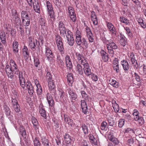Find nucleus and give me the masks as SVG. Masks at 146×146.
Here are the masks:
<instances>
[{
	"mask_svg": "<svg viewBox=\"0 0 146 146\" xmlns=\"http://www.w3.org/2000/svg\"><path fill=\"white\" fill-rule=\"evenodd\" d=\"M10 68L13 71V73L18 75L20 86L23 89H24L26 87L29 95H33L34 91L31 82L29 80H27L26 83L25 78L23 76V72L19 71L17 65L14 61L13 60L10 61Z\"/></svg>",
	"mask_w": 146,
	"mask_h": 146,
	"instance_id": "f257e3e1",
	"label": "nucleus"
},
{
	"mask_svg": "<svg viewBox=\"0 0 146 146\" xmlns=\"http://www.w3.org/2000/svg\"><path fill=\"white\" fill-rule=\"evenodd\" d=\"M58 27L61 35L64 37L66 36L68 43L70 46H72L74 41L71 32L65 28L62 21L59 22Z\"/></svg>",
	"mask_w": 146,
	"mask_h": 146,
	"instance_id": "f03ea898",
	"label": "nucleus"
},
{
	"mask_svg": "<svg viewBox=\"0 0 146 146\" xmlns=\"http://www.w3.org/2000/svg\"><path fill=\"white\" fill-rule=\"evenodd\" d=\"M11 21L12 23L16 25H20L21 21L18 14L17 10L15 9L11 10Z\"/></svg>",
	"mask_w": 146,
	"mask_h": 146,
	"instance_id": "7ed1b4c3",
	"label": "nucleus"
},
{
	"mask_svg": "<svg viewBox=\"0 0 146 146\" xmlns=\"http://www.w3.org/2000/svg\"><path fill=\"white\" fill-rule=\"evenodd\" d=\"M104 42L106 44L107 48L109 53L113 54V49H116L117 48L116 44L111 39L107 40Z\"/></svg>",
	"mask_w": 146,
	"mask_h": 146,
	"instance_id": "20e7f679",
	"label": "nucleus"
},
{
	"mask_svg": "<svg viewBox=\"0 0 146 146\" xmlns=\"http://www.w3.org/2000/svg\"><path fill=\"white\" fill-rule=\"evenodd\" d=\"M44 5L46 7L47 11L50 17L53 18L54 17V12L52 4L49 1H46Z\"/></svg>",
	"mask_w": 146,
	"mask_h": 146,
	"instance_id": "39448f33",
	"label": "nucleus"
},
{
	"mask_svg": "<svg viewBox=\"0 0 146 146\" xmlns=\"http://www.w3.org/2000/svg\"><path fill=\"white\" fill-rule=\"evenodd\" d=\"M55 39L58 48L61 53L62 54L63 52L64 48L62 39L60 36L57 35Z\"/></svg>",
	"mask_w": 146,
	"mask_h": 146,
	"instance_id": "423d86ee",
	"label": "nucleus"
},
{
	"mask_svg": "<svg viewBox=\"0 0 146 146\" xmlns=\"http://www.w3.org/2000/svg\"><path fill=\"white\" fill-rule=\"evenodd\" d=\"M85 31L86 36L90 42H94V39L93 34L90 28L86 26L85 28Z\"/></svg>",
	"mask_w": 146,
	"mask_h": 146,
	"instance_id": "0eeeda50",
	"label": "nucleus"
},
{
	"mask_svg": "<svg viewBox=\"0 0 146 146\" xmlns=\"http://www.w3.org/2000/svg\"><path fill=\"white\" fill-rule=\"evenodd\" d=\"M68 9L69 17L72 22H75L76 20V17L73 8L72 7L69 6Z\"/></svg>",
	"mask_w": 146,
	"mask_h": 146,
	"instance_id": "6e6552de",
	"label": "nucleus"
},
{
	"mask_svg": "<svg viewBox=\"0 0 146 146\" xmlns=\"http://www.w3.org/2000/svg\"><path fill=\"white\" fill-rule=\"evenodd\" d=\"M106 25L110 33L112 35H116V31L114 25L111 23L107 22Z\"/></svg>",
	"mask_w": 146,
	"mask_h": 146,
	"instance_id": "1a4fd4ad",
	"label": "nucleus"
},
{
	"mask_svg": "<svg viewBox=\"0 0 146 146\" xmlns=\"http://www.w3.org/2000/svg\"><path fill=\"white\" fill-rule=\"evenodd\" d=\"M45 56L48 60L50 62L54 57V56L51 50L48 47L45 48Z\"/></svg>",
	"mask_w": 146,
	"mask_h": 146,
	"instance_id": "9d476101",
	"label": "nucleus"
},
{
	"mask_svg": "<svg viewBox=\"0 0 146 146\" xmlns=\"http://www.w3.org/2000/svg\"><path fill=\"white\" fill-rule=\"evenodd\" d=\"M128 56L129 60L131 61L133 65L137 68L138 67V64L137 61L135 59L134 54L133 52H131L129 54Z\"/></svg>",
	"mask_w": 146,
	"mask_h": 146,
	"instance_id": "9b49d317",
	"label": "nucleus"
},
{
	"mask_svg": "<svg viewBox=\"0 0 146 146\" xmlns=\"http://www.w3.org/2000/svg\"><path fill=\"white\" fill-rule=\"evenodd\" d=\"M66 91L69 95L70 98L71 100V102H72L73 100H75L77 98V95L76 93H75L73 90L69 88H68Z\"/></svg>",
	"mask_w": 146,
	"mask_h": 146,
	"instance_id": "f8f14e48",
	"label": "nucleus"
},
{
	"mask_svg": "<svg viewBox=\"0 0 146 146\" xmlns=\"http://www.w3.org/2000/svg\"><path fill=\"white\" fill-rule=\"evenodd\" d=\"M139 112L136 109H135L133 111V115L134 116V119L135 121H137L140 123H143V118L139 116Z\"/></svg>",
	"mask_w": 146,
	"mask_h": 146,
	"instance_id": "ddd939ff",
	"label": "nucleus"
},
{
	"mask_svg": "<svg viewBox=\"0 0 146 146\" xmlns=\"http://www.w3.org/2000/svg\"><path fill=\"white\" fill-rule=\"evenodd\" d=\"M65 60L67 69L70 70L72 69V65L70 56L66 55L65 58Z\"/></svg>",
	"mask_w": 146,
	"mask_h": 146,
	"instance_id": "4468645a",
	"label": "nucleus"
},
{
	"mask_svg": "<svg viewBox=\"0 0 146 146\" xmlns=\"http://www.w3.org/2000/svg\"><path fill=\"white\" fill-rule=\"evenodd\" d=\"M41 142L44 146H51V144L49 143L48 139L46 138L45 135L42 134L40 135Z\"/></svg>",
	"mask_w": 146,
	"mask_h": 146,
	"instance_id": "2eb2a0df",
	"label": "nucleus"
},
{
	"mask_svg": "<svg viewBox=\"0 0 146 146\" xmlns=\"http://www.w3.org/2000/svg\"><path fill=\"white\" fill-rule=\"evenodd\" d=\"M75 57L77 59L79 62H81L82 64H83V63H85L87 62L84 56L82 54H80L79 53H76Z\"/></svg>",
	"mask_w": 146,
	"mask_h": 146,
	"instance_id": "dca6fc26",
	"label": "nucleus"
},
{
	"mask_svg": "<svg viewBox=\"0 0 146 146\" xmlns=\"http://www.w3.org/2000/svg\"><path fill=\"white\" fill-rule=\"evenodd\" d=\"M84 66L83 70L85 74L87 76H88L92 74L91 70L89 66V64L87 62L83 63Z\"/></svg>",
	"mask_w": 146,
	"mask_h": 146,
	"instance_id": "f3484780",
	"label": "nucleus"
},
{
	"mask_svg": "<svg viewBox=\"0 0 146 146\" xmlns=\"http://www.w3.org/2000/svg\"><path fill=\"white\" fill-rule=\"evenodd\" d=\"M5 70L7 76L8 78L12 79L14 77L13 71L10 68V66L9 65H7L5 68Z\"/></svg>",
	"mask_w": 146,
	"mask_h": 146,
	"instance_id": "a211bd4d",
	"label": "nucleus"
},
{
	"mask_svg": "<svg viewBox=\"0 0 146 146\" xmlns=\"http://www.w3.org/2000/svg\"><path fill=\"white\" fill-rule=\"evenodd\" d=\"M81 106L82 112L85 114H86L88 111L87 105L85 100H81Z\"/></svg>",
	"mask_w": 146,
	"mask_h": 146,
	"instance_id": "6ab92c4d",
	"label": "nucleus"
},
{
	"mask_svg": "<svg viewBox=\"0 0 146 146\" xmlns=\"http://www.w3.org/2000/svg\"><path fill=\"white\" fill-rule=\"evenodd\" d=\"M91 17L93 24L94 26L97 25L98 24V20L95 12L91 11Z\"/></svg>",
	"mask_w": 146,
	"mask_h": 146,
	"instance_id": "aec40b11",
	"label": "nucleus"
},
{
	"mask_svg": "<svg viewBox=\"0 0 146 146\" xmlns=\"http://www.w3.org/2000/svg\"><path fill=\"white\" fill-rule=\"evenodd\" d=\"M24 59L25 60L28 59L29 56V50L27 47L25 46H23L22 49Z\"/></svg>",
	"mask_w": 146,
	"mask_h": 146,
	"instance_id": "412c9836",
	"label": "nucleus"
},
{
	"mask_svg": "<svg viewBox=\"0 0 146 146\" xmlns=\"http://www.w3.org/2000/svg\"><path fill=\"white\" fill-rule=\"evenodd\" d=\"M0 39L1 42L3 44L5 45L7 43L5 33L3 30L0 31Z\"/></svg>",
	"mask_w": 146,
	"mask_h": 146,
	"instance_id": "4be33fe9",
	"label": "nucleus"
},
{
	"mask_svg": "<svg viewBox=\"0 0 146 146\" xmlns=\"http://www.w3.org/2000/svg\"><path fill=\"white\" fill-rule=\"evenodd\" d=\"M121 64L123 70L125 71H128L129 69V65L126 60H123L121 61Z\"/></svg>",
	"mask_w": 146,
	"mask_h": 146,
	"instance_id": "5701e85b",
	"label": "nucleus"
},
{
	"mask_svg": "<svg viewBox=\"0 0 146 146\" xmlns=\"http://www.w3.org/2000/svg\"><path fill=\"white\" fill-rule=\"evenodd\" d=\"M39 24L41 26V29L43 30H46L47 26L46 24L45 20L43 18H41L39 20Z\"/></svg>",
	"mask_w": 146,
	"mask_h": 146,
	"instance_id": "b1692460",
	"label": "nucleus"
},
{
	"mask_svg": "<svg viewBox=\"0 0 146 146\" xmlns=\"http://www.w3.org/2000/svg\"><path fill=\"white\" fill-rule=\"evenodd\" d=\"M39 110L41 115L44 117H46V112L42 103H40L39 105Z\"/></svg>",
	"mask_w": 146,
	"mask_h": 146,
	"instance_id": "393cba45",
	"label": "nucleus"
},
{
	"mask_svg": "<svg viewBox=\"0 0 146 146\" xmlns=\"http://www.w3.org/2000/svg\"><path fill=\"white\" fill-rule=\"evenodd\" d=\"M67 82L69 86H72L73 82V78L72 73H69L67 74Z\"/></svg>",
	"mask_w": 146,
	"mask_h": 146,
	"instance_id": "a878e982",
	"label": "nucleus"
},
{
	"mask_svg": "<svg viewBox=\"0 0 146 146\" xmlns=\"http://www.w3.org/2000/svg\"><path fill=\"white\" fill-rule=\"evenodd\" d=\"M119 37L120 39V44L123 46H124L127 43L126 38L123 35L121 34L120 35Z\"/></svg>",
	"mask_w": 146,
	"mask_h": 146,
	"instance_id": "bb28decb",
	"label": "nucleus"
},
{
	"mask_svg": "<svg viewBox=\"0 0 146 146\" xmlns=\"http://www.w3.org/2000/svg\"><path fill=\"white\" fill-rule=\"evenodd\" d=\"M31 120L35 129L36 130L38 129L39 126V124L37 120L35 117H32L31 118Z\"/></svg>",
	"mask_w": 146,
	"mask_h": 146,
	"instance_id": "cd10ccee",
	"label": "nucleus"
},
{
	"mask_svg": "<svg viewBox=\"0 0 146 146\" xmlns=\"http://www.w3.org/2000/svg\"><path fill=\"white\" fill-rule=\"evenodd\" d=\"M54 81H50L47 82L49 90L50 91L54 92L55 90V85Z\"/></svg>",
	"mask_w": 146,
	"mask_h": 146,
	"instance_id": "c85d7f7f",
	"label": "nucleus"
},
{
	"mask_svg": "<svg viewBox=\"0 0 146 146\" xmlns=\"http://www.w3.org/2000/svg\"><path fill=\"white\" fill-rule=\"evenodd\" d=\"M47 99L49 106L50 107H52L53 105L54 101L52 97L51 96L50 94H47Z\"/></svg>",
	"mask_w": 146,
	"mask_h": 146,
	"instance_id": "c756f323",
	"label": "nucleus"
},
{
	"mask_svg": "<svg viewBox=\"0 0 146 146\" xmlns=\"http://www.w3.org/2000/svg\"><path fill=\"white\" fill-rule=\"evenodd\" d=\"M18 43L17 41L16 40L14 41L13 43V52H18Z\"/></svg>",
	"mask_w": 146,
	"mask_h": 146,
	"instance_id": "7c9ffc66",
	"label": "nucleus"
},
{
	"mask_svg": "<svg viewBox=\"0 0 146 146\" xmlns=\"http://www.w3.org/2000/svg\"><path fill=\"white\" fill-rule=\"evenodd\" d=\"M34 146H41V144L40 143L39 139L38 137H36L35 138L33 137Z\"/></svg>",
	"mask_w": 146,
	"mask_h": 146,
	"instance_id": "2f4dec72",
	"label": "nucleus"
},
{
	"mask_svg": "<svg viewBox=\"0 0 146 146\" xmlns=\"http://www.w3.org/2000/svg\"><path fill=\"white\" fill-rule=\"evenodd\" d=\"M33 8L35 11L38 13H40V9L39 3L38 2L35 1V3H33Z\"/></svg>",
	"mask_w": 146,
	"mask_h": 146,
	"instance_id": "473e14b6",
	"label": "nucleus"
},
{
	"mask_svg": "<svg viewBox=\"0 0 146 146\" xmlns=\"http://www.w3.org/2000/svg\"><path fill=\"white\" fill-rule=\"evenodd\" d=\"M64 121L69 125L71 126L74 125L73 120L67 116L64 115Z\"/></svg>",
	"mask_w": 146,
	"mask_h": 146,
	"instance_id": "72a5a7b5",
	"label": "nucleus"
},
{
	"mask_svg": "<svg viewBox=\"0 0 146 146\" xmlns=\"http://www.w3.org/2000/svg\"><path fill=\"white\" fill-rule=\"evenodd\" d=\"M101 129L104 131H106L108 129V124L105 121H103L101 124L100 127Z\"/></svg>",
	"mask_w": 146,
	"mask_h": 146,
	"instance_id": "f704fd0d",
	"label": "nucleus"
},
{
	"mask_svg": "<svg viewBox=\"0 0 146 146\" xmlns=\"http://www.w3.org/2000/svg\"><path fill=\"white\" fill-rule=\"evenodd\" d=\"M110 84L113 87L117 88L118 87L119 85V83L116 80L113 79H111L110 80Z\"/></svg>",
	"mask_w": 146,
	"mask_h": 146,
	"instance_id": "c9c22d12",
	"label": "nucleus"
},
{
	"mask_svg": "<svg viewBox=\"0 0 146 146\" xmlns=\"http://www.w3.org/2000/svg\"><path fill=\"white\" fill-rule=\"evenodd\" d=\"M81 46H82L85 49H86L88 46V42L86 39L84 38H82V39Z\"/></svg>",
	"mask_w": 146,
	"mask_h": 146,
	"instance_id": "e433bc0d",
	"label": "nucleus"
},
{
	"mask_svg": "<svg viewBox=\"0 0 146 146\" xmlns=\"http://www.w3.org/2000/svg\"><path fill=\"white\" fill-rule=\"evenodd\" d=\"M76 70L78 74L82 75L83 74L82 67L80 64H78L76 67Z\"/></svg>",
	"mask_w": 146,
	"mask_h": 146,
	"instance_id": "4c0bfd02",
	"label": "nucleus"
},
{
	"mask_svg": "<svg viewBox=\"0 0 146 146\" xmlns=\"http://www.w3.org/2000/svg\"><path fill=\"white\" fill-rule=\"evenodd\" d=\"M15 55L16 56L15 60L17 62L18 64H20L21 63L20 62V60L21 59V54H19L18 52H14Z\"/></svg>",
	"mask_w": 146,
	"mask_h": 146,
	"instance_id": "58836bf2",
	"label": "nucleus"
},
{
	"mask_svg": "<svg viewBox=\"0 0 146 146\" xmlns=\"http://www.w3.org/2000/svg\"><path fill=\"white\" fill-rule=\"evenodd\" d=\"M81 127L85 135L88 134V128L87 125L84 123H82L81 126Z\"/></svg>",
	"mask_w": 146,
	"mask_h": 146,
	"instance_id": "ea45409f",
	"label": "nucleus"
},
{
	"mask_svg": "<svg viewBox=\"0 0 146 146\" xmlns=\"http://www.w3.org/2000/svg\"><path fill=\"white\" fill-rule=\"evenodd\" d=\"M64 140L66 143L67 144L70 143L71 141L70 136L67 134H66L64 136Z\"/></svg>",
	"mask_w": 146,
	"mask_h": 146,
	"instance_id": "a19ab883",
	"label": "nucleus"
},
{
	"mask_svg": "<svg viewBox=\"0 0 146 146\" xmlns=\"http://www.w3.org/2000/svg\"><path fill=\"white\" fill-rule=\"evenodd\" d=\"M89 137L90 139V140L91 143L94 145H96L97 143L96 140L94 137L93 135L91 134H90L89 135Z\"/></svg>",
	"mask_w": 146,
	"mask_h": 146,
	"instance_id": "79ce46f5",
	"label": "nucleus"
},
{
	"mask_svg": "<svg viewBox=\"0 0 146 146\" xmlns=\"http://www.w3.org/2000/svg\"><path fill=\"white\" fill-rule=\"evenodd\" d=\"M125 133H128L130 136L133 135L134 133L133 129L130 128H128L125 130Z\"/></svg>",
	"mask_w": 146,
	"mask_h": 146,
	"instance_id": "37998d69",
	"label": "nucleus"
},
{
	"mask_svg": "<svg viewBox=\"0 0 146 146\" xmlns=\"http://www.w3.org/2000/svg\"><path fill=\"white\" fill-rule=\"evenodd\" d=\"M20 133L22 136L24 137L26 135V132L25 129L21 125H20L19 127Z\"/></svg>",
	"mask_w": 146,
	"mask_h": 146,
	"instance_id": "c03bdc74",
	"label": "nucleus"
},
{
	"mask_svg": "<svg viewBox=\"0 0 146 146\" xmlns=\"http://www.w3.org/2000/svg\"><path fill=\"white\" fill-rule=\"evenodd\" d=\"M113 103L112 106L115 111L116 112H118L119 110V107L118 104L115 103V101H114Z\"/></svg>",
	"mask_w": 146,
	"mask_h": 146,
	"instance_id": "a18cd8bd",
	"label": "nucleus"
},
{
	"mask_svg": "<svg viewBox=\"0 0 146 146\" xmlns=\"http://www.w3.org/2000/svg\"><path fill=\"white\" fill-rule=\"evenodd\" d=\"M23 24L25 26H28L30 23V18H28L27 19H23L22 21Z\"/></svg>",
	"mask_w": 146,
	"mask_h": 146,
	"instance_id": "49530a36",
	"label": "nucleus"
},
{
	"mask_svg": "<svg viewBox=\"0 0 146 146\" xmlns=\"http://www.w3.org/2000/svg\"><path fill=\"white\" fill-rule=\"evenodd\" d=\"M46 80L47 82L50 81H54L52 79V76L50 72H48L46 74Z\"/></svg>",
	"mask_w": 146,
	"mask_h": 146,
	"instance_id": "de8ad7c7",
	"label": "nucleus"
},
{
	"mask_svg": "<svg viewBox=\"0 0 146 146\" xmlns=\"http://www.w3.org/2000/svg\"><path fill=\"white\" fill-rule=\"evenodd\" d=\"M57 63L60 66L64 64L63 61L61 59L60 56L58 55L57 57Z\"/></svg>",
	"mask_w": 146,
	"mask_h": 146,
	"instance_id": "09e8293b",
	"label": "nucleus"
},
{
	"mask_svg": "<svg viewBox=\"0 0 146 146\" xmlns=\"http://www.w3.org/2000/svg\"><path fill=\"white\" fill-rule=\"evenodd\" d=\"M119 21L121 22L125 23L126 25H127L129 23V20L123 16L120 17Z\"/></svg>",
	"mask_w": 146,
	"mask_h": 146,
	"instance_id": "8fccbe9b",
	"label": "nucleus"
},
{
	"mask_svg": "<svg viewBox=\"0 0 146 146\" xmlns=\"http://www.w3.org/2000/svg\"><path fill=\"white\" fill-rule=\"evenodd\" d=\"M75 41L76 44L78 46H81V43H82V39H81V37L78 36L76 37Z\"/></svg>",
	"mask_w": 146,
	"mask_h": 146,
	"instance_id": "3c124183",
	"label": "nucleus"
},
{
	"mask_svg": "<svg viewBox=\"0 0 146 146\" xmlns=\"http://www.w3.org/2000/svg\"><path fill=\"white\" fill-rule=\"evenodd\" d=\"M36 86L37 88L36 92L38 95H41L42 94V87L40 85H38Z\"/></svg>",
	"mask_w": 146,
	"mask_h": 146,
	"instance_id": "603ef678",
	"label": "nucleus"
},
{
	"mask_svg": "<svg viewBox=\"0 0 146 146\" xmlns=\"http://www.w3.org/2000/svg\"><path fill=\"white\" fill-rule=\"evenodd\" d=\"M34 64L35 66L36 67H38L40 64L38 58L36 57L35 56L34 57Z\"/></svg>",
	"mask_w": 146,
	"mask_h": 146,
	"instance_id": "864d4df0",
	"label": "nucleus"
},
{
	"mask_svg": "<svg viewBox=\"0 0 146 146\" xmlns=\"http://www.w3.org/2000/svg\"><path fill=\"white\" fill-rule=\"evenodd\" d=\"M17 25V29L18 31H19L21 34L22 35L23 34L24 32L23 30L22 26H21V24L20 25Z\"/></svg>",
	"mask_w": 146,
	"mask_h": 146,
	"instance_id": "5fc2aeb1",
	"label": "nucleus"
},
{
	"mask_svg": "<svg viewBox=\"0 0 146 146\" xmlns=\"http://www.w3.org/2000/svg\"><path fill=\"white\" fill-rule=\"evenodd\" d=\"M125 123V119H120L119 120L118 123V126L119 127L121 128L123 127Z\"/></svg>",
	"mask_w": 146,
	"mask_h": 146,
	"instance_id": "6e6d98bb",
	"label": "nucleus"
},
{
	"mask_svg": "<svg viewBox=\"0 0 146 146\" xmlns=\"http://www.w3.org/2000/svg\"><path fill=\"white\" fill-rule=\"evenodd\" d=\"M124 29L126 31V34L130 37L132 36V35L130 29L128 27H124Z\"/></svg>",
	"mask_w": 146,
	"mask_h": 146,
	"instance_id": "4d7b16f0",
	"label": "nucleus"
},
{
	"mask_svg": "<svg viewBox=\"0 0 146 146\" xmlns=\"http://www.w3.org/2000/svg\"><path fill=\"white\" fill-rule=\"evenodd\" d=\"M11 101V104L13 107L19 104L17 100L15 98H12Z\"/></svg>",
	"mask_w": 146,
	"mask_h": 146,
	"instance_id": "13d9d810",
	"label": "nucleus"
},
{
	"mask_svg": "<svg viewBox=\"0 0 146 146\" xmlns=\"http://www.w3.org/2000/svg\"><path fill=\"white\" fill-rule=\"evenodd\" d=\"M4 110H5L6 114L7 115H10L11 111L9 107L5 106L4 107Z\"/></svg>",
	"mask_w": 146,
	"mask_h": 146,
	"instance_id": "bf43d9fd",
	"label": "nucleus"
},
{
	"mask_svg": "<svg viewBox=\"0 0 146 146\" xmlns=\"http://www.w3.org/2000/svg\"><path fill=\"white\" fill-rule=\"evenodd\" d=\"M53 121L52 124L56 127H58V120L55 118L52 119Z\"/></svg>",
	"mask_w": 146,
	"mask_h": 146,
	"instance_id": "052dcab7",
	"label": "nucleus"
},
{
	"mask_svg": "<svg viewBox=\"0 0 146 146\" xmlns=\"http://www.w3.org/2000/svg\"><path fill=\"white\" fill-rule=\"evenodd\" d=\"M108 123L109 125L110 126H113L114 124V122L113 119L112 118H110L108 120Z\"/></svg>",
	"mask_w": 146,
	"mask_h": 146,
	"instance_id": "680f3d73",
	"label": "nucleus"
},
{
	"mask_svg": "<svg viewBox=\"0 0 146 146\" xmlns=\"http://www.w3.org/2000/svg\"><path fill=\"white\" fill-rule=\"evenodd\" d=\"M83 98L86 99L88 97V96L86 92L83 90H82L80 92Z\"/></svg>",
	"mask_w": 146,
	"mask_h": 146,
	"instance_id": "e2e57ef3",
	"label": "nucleus"
},
{
	"mask_svg": "<svg viewBox=\"0 0 146 146\" xmlns=\"http://www.w3.org/2000/svg\"><path fill=\"white\" fill-rule=\"evenodd\" d=\"M16 112H19L20 111V108L19 104L13 107Z\"/></svg>",
	"mask_w": 146,
	"mask_h": 146,
	"instance_id": "0e129e2a",
	"label": "nucleus"
},
{
	"mask_svg": "<svg viewBox=\"0 0 146 146\" xmlns=\"http://www.w3.org/2000/svg\"><path fill=\"white\" fill-rule=\"evenodd\" d=\"M29 46L31 49L33 50L35 49L36 45L35 44V42L34 41L32 42L29 43Z\"/></svg>",
	"mask_w": 146,
	"mask_h": 146,
	"instance_id": "69168bd1",
	"label": "nucleus"
},
{
	"mask_svg": "<svg viewBox=\"0 0 146 146\" xmlns=\"http://www.w3.org/2000/svg\"><path fill=\"white\" fill-rule=\"evenodd\" d=\"M91 75V77L93 80L94 81H96L98 80V76L93 74H92Z\"/></svg>",
	"mask_w": 146,
	"mask_h": 146,
	"instance_id": "338daca9",
	"label": "nucleus"
},
{
	"mask_svg": "<svg viewBox=\"0 0 146 146\" xmlns=\"http://www.w3.org/2000/svg\"><path fill=\"white\" fill-rule=\"evenodd\" d=\"M59 95L60 96V98L62 99L65 95L64 92L62 90L60 91L59 92Z\"/></svg>",
	"mask_w": 146,
	"mask_h": 146,
	"instance_id": "774afa93",
	"label": "nucleus"
}]
</instances>
